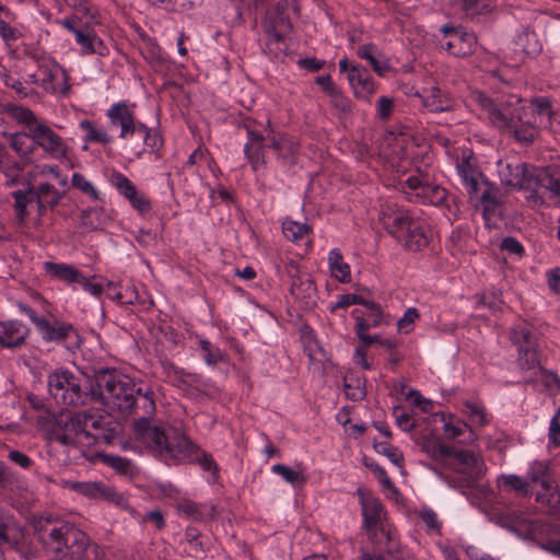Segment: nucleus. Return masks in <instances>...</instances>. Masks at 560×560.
<instances>
[{
  "instance_id": "obj_10",
  "label": "nucleus",
  "mask_w": 560,
  "mask_h": 560,
  "mask_svg": "<svg viewBox=\"0 0 560 560\" xmlns=\"http://www.w3.org/2000/svg\"><path fill=\"white\" fill-rule=\"evenodd\" d=\"M498 173L501 184L516 190L533 189L535 166L517 161H499Z\"/></svg>"
},
{
  "instance_id": "obj_59",
  "label": "nucleus",
  "mask_w": 560,
  "mask_h": 560,
  "mask_svg": "<svg viewBox=\"0 0 560 560\" xmlns=\"http://www.w3.org/2000/svg\"><path fill=\"white\" fill-rule=\"evenodd\" d=\"M465 408L470 421L474 424L482 427L488 423L487 413L482 407H479L472 402H466Z\"/></svg>"
},
{
  "instance_id": "obj_39",
  "label": "nucleus",
  "mask_w": 560,
  "mask_h": 560,
  "mask_svg": "<svg viewBox=\"0 0 560 560\" xmlns=\"http://www.w3.org/2000/svg\"><path fill=\"white\" fill-rule=\"evenodd\" d=\"M265 52L271 58L278 59L285 55L288 44L285 42V34L282 33H265Z\"/></svg>"
},
{
  "instance_id": "obj_48",
  "label": "nucleus",
  "mask_w": 560,
  "mask_h": 560,
  "mask_svg": "<svg viewBox=\"0 0 560 560\" xmlns=\"http://www.w3.org/2000/svg\"><path fill=\"white\" fill-rule=\"evenodd\" d=\"M443 429L450 440H454L463 434H467V438L462 442H472L477 438L476 433L464 422H445Z\"/></svg>"
},
{
  "instance_id": "obj_31",
  "label": "nucleus",
  "mask_w": 560,
  "mask_h": 560,
  "mask_svg": "<svg viewBox=\"0 0 560 560\" xmlns=\"http://www.w3.org/2000/svg\"><path fill=\"white\" fill-rule=\"evenodd\" d=\"M480 190L479 199L483 206V214L486 217L494 214L501 203L499 188L489 183L486 178L480 183Z\"/></svg>"
},
{
  "instance_id": "obj_42",
  "label": "nucleus",
  "mask_w": 560,
  "mask_h": 560,
  "mask_svg": "<svg viewBox=\"0 0 560 560\" xmlns=\"http://www.w3.org/2000/svg\"><path fill=\"white\" fill-rule=\"evenodd\" d=\"M490 520L494 524L515 533L525 523V518L516 511L493 513Z\"/></svg>"
},
{
  "instance_id": "obj_43",
  "label": "nucleus",
  "mask_w": 560,
  "mask_h": 560,
  "mask_svg": "<svg viewBox=\"0 0 560 560\" xmlns=\"http://www.w3.org/2000/svg\"><path fill=\"white\" fill-rule=\"evenodd\" d=\"M62 196L63 194L49 183H43L34 187L35 200H40V202L47 203L50 208L56 207Z\"/></svg>"
},
{
  "instance_id": "obj_62",
  "label": "nucleus",
  "mask_w": 560,
  "mask_h": 560,
  "mask_svg": "<svg viewBox=\"0 0 560 560\" xmlns=\"http://www.w3.org/2000/svg\"><path fill=\"white\" fill-rule=\"evenodd\" d=\"M66 4L84 16L94 20L96 18L95 12L92 9L90 0H65Z\"/></svg>"
},
{
  "instance_id": "obj_18",
  "label": "nucleus",
  "mask_w": 560,
  "mask_h": 560,
  "mask_svg": "<svg viewBox=\"0 0 560 560\" xmlns=\"http://www.w3.org/2000/svg\"><path fill=\"white\" fill-rule=\"evenodd\" d=\"M364 307L366 308L365 312L360 310L351 312L352 317L355 319L354 332L369 330L387 323L380 304L369 301Z\"/></svg>"
},
{
  "instance_id": "obj_37",
  "label": "nucleus",
  "mask_w": 560,
  "mask_h": 560,
  "mask_svg": "<svg viewBox=\"0 0 560 560\" xmlns=\"http://www.w3.org/2000/svg\"><path fill=\"white\" fill-rule=\"evenodd\" d=\"M272 149L284 165H293L298 154V144L290 139L276 140L272 137L270 142Z\"/></svg>"
},
{
  "instance_id": "obj_22",
  "label": "nucleus",
  "mask_w": 560,
  "mask_h": 560,
  "mask_svg": "<svg viewBox=\"0 0 560 560\" xmlns=\"http://www.w3.org/2000/svg\"><path fill=\"white\" fill-rule=\"evenodd\" d=\"M28 329L19 320L0 322V346L14 348L23 345Z\"/></svg>"
},
{
  "instance_id": "obj_56",
  "label": "nucleus",
  "mask_w": 560,
  "mask_h": 560,
  "mask_svg": "<svg viewBox=\"0 0 560 560\" xmlns=\"http://www.w3.org/2000/svg\"><path fill=\"white\" fill-rule=\"evenodd\" d=\"M136 136H139L143 140L144 147H148L152 151L159 150L163 144L161 136L156 132H152L144 124L143 129L137 131Z\"/></svg>"
},
{
  "instance_id": "obj_1",
  "label": "nucleus",
  "mask_w": 560,
  "mask_h": 560,
  "mask_svg": "<svg viewBox=\"0 0 560 560\" xmlns=\"http://www.w3.org/2000/svg\"><path fill=\"white\" fill-rule=\"evenodd\" d=\"M93 404H102L122 416L135 417L133 435L137 442L156 458H180L189 446L182 436H168L165 424L156 422V405L152 388L137 383L128 375L115 370L101 369L94 372Z\"/></svg>"
},
{
  "instance_id": "obj_34",
  "label": "nucleus",
  "mask_w": 560,
  "mask_h": 560,
  "mask_svg": "<svg viewBox=\"0 0 560 560\" xmlns=\"http://www.w3.org/2000/svg\"><path fill=\"white\" fill-rule=\"evenodd\" d=\"M357 55L361 59H365L371 65L373 70L380 75H384L385 72L389 69V66L386 61H381L378 59L381 54L377 46L374 44H365L359 46L357 49Z\"/></svg>"
},
{
  "instance_id": "obj_64",
  "label": "nucleus",
  "mask_w": 560,
  "mask_h": 560,
  "mask_svg": "<svg viewBox=\"0 0 560 560\" xmlns=\"http://www.w3.org/2000/svg\"><path fill=\"white\" fill-rule=\"evenodd\" d=\"M549 442L555 446L560 445V409L551 418L549 425Z\"/></svg>"
},
{
  "instance_id": "obj_60",
  "label": "nucleus",
  "mask_w": 560,
  "mask_h": 560,
  "mask_svg": "<svg viewBox=\"0 0 560 560\" xmlns=\"http://www.w3.org/2000/svg\"><path fill=\"white\" fill-rule=\"evenodd\" d=\"M368 302L369 301L366 299L358 294H342L339 296L337 303L334 306H331V311H335L336 308H345L354 304L365 306L368 305Z\"/></svg>"
},
{
  "instance_id": "obj_2",
  "label": "nucleus",
  "mask_w": 560,
  "mask_h": 560,
  "mask_svg": "<svg viewBox=\"0 0 560 560\" xmlns=\"http://www.w3.org/2000/svg\"><path fill=\"white\" fill-rule=\"evenodd\" d=\"M472 101L486 113L490 122L502 132L510 133L521 143L529 144L538 136V118L551 116L547 98H537L529 107L513 103H495L482 92H475Z\"/></svg>"
},
{
  "instance_id": "obj_33",
  "label": "nucleus",
  "mask_w": 560,
  "mask_h": 560,
  "mask_svg": "<svg viewBox=\"0 0 560 560\" xmlns=\"http://www.w3.org/2000/svg\"><path fill=\"white\" fill-rule=\"evenodd\" d=\"M292 282L290 287L291 294L298 299L308 304L310 301L316 294V287L314 282L311 280L308 276L300 277L295 275H291Z\"/></svg>"
},
{
  "instance_id": "obj_25",
  "label": "nucleus",
  "mask_w": 560,
  "mask_h": 560,
  "mask_svg": "<svg viewBox=\"0 0 560 560\" xmlns=\"http://www.w3.org/2000/svg\"><path fill=\"white\" fill-rule=\"evenodd\" d=\"M421 98L423 107L431 113L447 112L454 108V101L451 95L436 86L424 91Z\"/></svg>"
},
{
  "instance_id": "obj_28",
  "label": "nucleus",
  "mask_w": 560,
  "mask_h": 560,
  "mask_svg": "<svg viewBox=\"0 0 560 560\" xmlns=\"http://www.w3.org/2000/svg\"><path fill=\"white\" fill-rule=\"evenodd\" d=\"M43 268L51 278L63 281L67 284L75 283L79 279L80 271L68 264L45 261Z\"/></svg>"
},
{
  "instance_id": "obj_9",
  "label": "nucleus",
  "mask_w": 560,
  "mask_h": 560,
  "mask_svg": "<svg viewBox=\"0 0 560 560\" xmlns=\"http://www.w3.org/2000/svg\"><path fill=\"white\" fill-rule=\"evenodd\" d=\"M443 38L440 45L450 55L464 58L474 54L477 47V37L474 33L467 32L463 26L443 25L441 27Z\"/></svg>"
},
{
  "instance_id": "obj_3",
  "label": "nucleus",
  "mask_w": 560,
  "mask_h": 560,
  "mask_svg": "<svg viewBox=\"0 0 560 560\" xmlns=\"http://www.w3.org/2000/svg\"><path fill=\"white\" fill-rule=\"evenodd\" d=\"M32 526L38 542L52 560H71L90 540L74 524L52 516L34 517Z\"/></svg>"
},
{
  "instance_id": "obj_15",
  "label": "nucleus",
  "mask_w": 560,
  "mask_h": 560,
  "mask_svg": "<svg viewBox=\"0 0 560 560\" xmlns=\"http://www.w3.org/2000/svg\"><path fill=\"white\" fill-rule=\"evenodd\" d=\"M25 542L26 529L18 523L13 513L0 505V545L21 550Z\"/></svg>"
},
{
  "instance_id": "obj_45",
  "label": "nucleus",
  "mask_w": 560,
  "mask_h": 560,
  "mask_svg": "<svg viewBox=\"0 0 560 560\" xmlns=\"http://www.w3.org/2000/svg\"><path fill=\"white\" fill-rule=\"evenodd\" d=\"M271 471L281 476L287 482L291 483L293 487L304 486L307 481V478L303 474L302 469H293L283 464L273 465L271 467Z\"/></svg>"
},
{
  "instance_id": "obj_29",
  "label": "nucleus",
  "mask_w": 560,
  "mask_h": 560,
  "mask_svg": "<svg viewBox=\"0 0 560 560\" xmlns=\"http://www.w3.org/2000/svg\"><path fill=\"white\" fill-rule=\"evenodd\" d=\"M455 4L463 16L471 21L489 14L493 8L490 0H455Z\"/></svg>"
},
{
  "instance_id": "obj_55",
  "label": "nucleus",
  "mask_w": 560,
  "mask_h": 560,
  "mask_svg": "<svg viewBox=\"0 0 560 560\" xmlns=\"http://www.w3.org/2000/svg\"><path fill=\"white\" fill-rule=\"evenodd\" d=\"M71 184L74 188L81 190L83 194L90 196L92 199H98L97 190L82 174L74 173L71 178Z\"/></svg>"
},
{
  "instance_id": "obj_16",
  "label": "nucleus",
  "mask_w": 560,
  "mask_h": 560,
  "mask_svg": "<svg viewBox=\"0 0 560 560\" xmlns=\"http://www.w3.org/2000/svg\"><path fill=\"white\" fill-rule=\"evenodd\" d=\"M511 339L514 343L518 345L517 362L520 368L525 371H541L542 368L538 360L532 331L525 328L515 329L512 332Z\"/></svg>"
},
{
  "instance_id": "obj_27",
  "label": "nucleus",
  "mask_w": 560,
  "mask_h": 560,
  "mask_svg": "<svg viewBox=\"0 0 560 560\" xmlns=\"http://www.w3.org/2000/svg\"><path fill=\"white\" fill-rule=\"evenodd\" d=\"M74 37L84 54H103V42L97 37L90 23H85L75 31Z\"/></svg>"
},
{
  "instance_id": "obj_44",
  "label": "nucleus",
  "mask_w": 560,
  "mask_h": 560,
  "mask_svg": "<svg viewBox=\"0 0 560 560\" xmlns=\"http://www.w3.org/2000/svg\"><path fill=\"white\" fill-rule=\"evenodd\" d=\"M417 198H422L424 202L433 206H442L446 201L447 192L443 187L427 180L423 190L417 192Z\"/></svg>"
},
{
  "instance_id": "obj_17",
  "label": "nucleus",
  "mask_w": 560,
  "mask_h": 560,
  "mask_svg": "<svg viewBox=\"0 0 560 560\" xmlns=\"http://www.w3.org/2000/svg\"><path fill=\"white\" fill-rule=\"evenodd\" d=\"M35 148L40 147L47 153L59 156L65 154L62 139L47 125L40 122L30 128Z\"/></svg>"
},
{
  "instance_id": "obj_61",
  "label": "nucleus",
  "mask_w": 560,
  "mask_h": 560,
  "mask_svg": "<svg viewBox=\"0 0 560 560\" xmlns=\"http://www.w3.org/2000/svg\"><path fill=\"white\" fill-rule=\"evenodd\" d=\"M393 413L396 420V424L404 431H411L416 428V423L411 421V415L405 411L402 408L395 407Z\"/></svg>"
},
{
  "instance_id": "obj_14",
  "label": "nucleus",
  "mask_w": 560,
  "mask_h": 560,
  "mask_svg": "<svg viewBox=\"0 0 560 560\" xmlns=\"http://www.w3.org/2000/svg\"><path fill=\"white\" fill-rule=\"evenodd\" d=\"M247 141L244 145V154L248 160L253 171L257 172L260 167L266 165V153L268 149H272L270 142L271 137L264 136L261 131L246 126Z\"/></svg>"
},
{
  "instance_id": "obj_36",
  "label": "nucleus",
  "mask_w": 560,
  "mask_h": 560,
  "mask_svg": "<svg viewBox=\"0 0 560 560\" xmlns=\"http://www.w3.org/2000/svg\"><path fill=\"white\" fill-rule=\"evenodd\" d=\"M11 196L14 199V210L16 218L20 222L24 221L27 217V206L28 203L34 202V187L27 185V189H18L11 192Z\"/></svg>"
},
{
  "instance_id": "obj_6",
  "label": "nucleus",
  "mask_w": 560,
  "mask_h": 560,
  "mask_svg": "<svg viewBox=\"0 0 560 560\" xmlns=\"http://www.w3.org/2000/svg\"><path fill=\"white\" fill-rule=\"evenodd\" d=\"M49 397L60 406H84L93 404L94 375L82 378L71 371L58 369L47 377Z\"/></svg>"
},
{
  "instance_id": "obj_5",
  "label": "nucleus",
  "mask_w": 560,
  "mask_h": 560,
  "mask_svg": "<svg viewBox=\"0 0 560 560\" xmlns=\"http://www.w3.org/2000/svg\"><path fill=\"white\" fill-rule=\"evenodd\" d=\"M380 221L387 233L410 252H420L429 245L424 221L395 203L382 208Z\"/></svg>"
},
{
  "instance_id": "obj_13",
  "label": "nucleus",
  "mask_w": 560,
  "mask_h": 560,
  "mask_svg": "<svg viewBox=\"0 0 560 560\" xmlns=\"http://www.w3.org/2000/svg\"><path fill=\"white\" fill-rule=\"evenodd\" d=\"M294 2V0H278L275 8L266 12L262 21L264 33H289L292 30L290 11L298 12V7Z\"/></svg>"
},
{
  "instance_id": "obj_50",
  "label": "nucleus",
  "mask_w": 560,
  "mask_h": 560,
  "mask_svg": "<svg viewBox=\"0 0 560 560\" xmlns=\"http://www.w3.org/2000/svg\"><path fill=\"white\" fill-rule=\"evenodd\" d=\"M9 113L18 122L26 125L28 129L34 127L36 124H39L35 114L26 107L11 105L9 107Z\"/></svg>"
},
{
  "instance_id": "obj_20",
  "label": "nucleus",
  "mask_w": 560,
  "mask_h": 560,
  "mask_svg": "<svg viewBox=\"0 0 560 560\" xmlns=\"http://www.w3.org/2000/svg\"><path fill=\"white\" fill-rule=\"evenodd\" d=\"M348 81L359 98L369 100L375 92V85L370 72L360 65H351Z\"/></svg>"
},
{
  "instance_id": "obj_12",
  "label": "nucleus",
  "mask_w": 560,
  "mask_h": 560,
  "mask_svg": "<svg viewBox=\"0 0 560 560\" xmlns=\"http://www.w3.org/2000/svg\"><path fill=\"white\" fill-rule=\"evenodd\" d=\"M125 102L113 104L106 112L110 126L120 127V139H128L136 136L137 131L143 129V122L136 119L132 108Z\"/></svg>"
},
{
  "instance_id": "obj_23",
  "label": "nucleus",
  "mask_w": 560,
  "mask_h": 560,
  "mask_svg": "<svg viewBox=\"0 0 560 560\" xmlns=\"http://www.w3.org/2000/svg\"><path fill=\"white\" fill-rule=\"evenodd\" d=\"M25 490V481L0 462V497L13 499Z\"/></svg>"
},
{
  "instance_id": "obj_38",
  "label": "nucleus",
  "mask_w": 560,
  "mask_h": 560,
  "mask_svg": "<svg viewBox=\"0 0 560 560\" xmlns=\"http://www.w3.org/2000/svg\"><path fill=\"white\" fill-rule=\"evenodd\" d=\"M328 264L332 277L343 283L350 281V267L343 261L339 249L335 248L329 252Z\"/></svg>"
},
{
  "instance_id": "obj_26",
  "label": "nucleus",
  "mask_w": 560,
  "mask_h": 560,
  "mask_svg": "<svg viewBox=\"0 0 560 560\" xmlns=\"http://www.w3.org/2000/svg\"><path fill=\"white\" fill-rule=\"evenodd\" d=\"M43 338L47 341L63 342L71 335L77 336L75 328L71 324L55 322L49 323L46 318L39 323V328Z\"/></svg>"
},
{
  "instance_id": "obj_49",
  "label": "nucleus",
  "mask_w": 560,
  "mask_h": 560,
  "mask_svg": "<svg viewBox=\"0 0 560 560\" xmlns=\"http://www.w3.org/2000/svg\"><path fill=\"white\" fill-rule=\"evenodd\" d=\"M110 183L115 186L119 194L125 196L128 201L135 197L137 187L135 184L124 174L114 172L110 176Z\"/></svg>"
},
{
  "instance_id": "obj_46",
  "label": "nucleus",
  "mask_w": 560,
  "mask_h": 560,
  "mask_svg": "<svg viewBox=\"0 0 560 560\" xmlns=\"http://www.w3.org/2000/svg\"><path fill=\"white\" fill-rule=\"evenodd\" d=\"M178 510L183 514L187 516H191L195 520H207V518H213L214 516V505H211L209 508L198 505L195 502L191 501H184L178 504Z\"/></svg>"
},
{
  "instance_id": "obj_51",
  "label": "nucleus",
  "mask_w": 560,
  "mask_h": 560,
  "mask_svg": "<svg viewBox=\"0 0 560 560\" xmlns=\"http://www.w3.org/2000/svg\"><path fill=\"white\" fill-rule=\"evenodd\" d=\"M282 231L288 240L296 242L308 233L310 228L305 223H299L295 221H284L282 224Z\"/></svg>"
},
{
  "instance_id": "obj_24",
  "label": "nucleus",
  "mask_w": 560,
  "mask_h": 560,
  "mask_svg": "<svg viewBox=\"0 0 560 560\" xmlns=\"http://www.w3.org/2000/svg\"><path fill=\"white\" fill-rule=\"evenodd\" d=\"M538 187H544L548 189L552 195L560 197V167H535L532 191L535 192Z\"/></svg>"
},
{
  "instance_id": "obj_32",
  "label": "nucleus",
  "mask_w": 560,
  "mask_h": 560,
  "mask_svg": "<svg viewBox=\"0 0 560 560\" xmlns=\"http://www.w3.org/2000/svg\"><path fill=\"white\" fill-rule=\"evenodd\" d=\"M422 452L428 454L433 460L446 463L451 446L444 445L439 438L434 435H424L419 441Z\"/></svg>"
},
{
  "instance_id": "obj_57",
  "label": "nucleus",
  "mask_w": 560,
  "mask_h": 560,
  "mask_svg": "<svg viewBox=\"0 0 560 560\" xmlns=\"http://www.w3.org/2000/svg\"><path fill=\"white\" fill-rule=\"evenodd\" d=\"M96 279H97L96 276H93L91 279H88L80 272L79 279L75 281V283H79L81 285V288L85 292H89L91 295H93L95 298H100L104 291V284L94 282V280H96Z\"/></svg>"
},
{
  "instance_id": "obj_7",
  "label": "nucleus",
  "mask_w": 560,
  "mask_h": 560,
  "mask_svg": "<svg viewBox=\"0 0 560 560\" xmlns=\"http://www.w3.org/2000/svg\"><path fill=\"white\" fill-rule=\"evenodd\" d=\"M88 411H63L55 417L47 432L49 441L65 446L85 445Z\"/></svg>"
},
{
  "instance_id": "obj_58",
  "label": "nucleus",
  "mask_w": 560,
  "mask_h": 560,
  "mask_svg": "<svg viewBox=\"0 0 560 560\" xmlns=\"http://www.w3.org/2000/svg\"><path fill=\"white\" fill-rule=\"evenodd\" d=\"M200 346L203 352V359L207 362V364L214 365L223 360L224 355L222 351L219 348L212 346L210 341L202 340L200 342Z\"/></svg>"
},
{
  "instance_id": "obj_30",
  "label": "nucleus",
  "mask_w": 560,
  "mask_h": 560,
  "mask_svg": "<svg viewBox=\"0 0 560 560\" xmlns=\"http://www.w3.org/2000/svg\"><path fill=\"white\" fill-rule=\"evenodd\" d=\"M497 482L499 490L504 492L514 491L520 497H528L532 493L530 481L514 474L501 475Z\"/></svg>"
},
{
  "instance_id": "obj_63",
  "label": "nucleus",
  "mask_w": 560,
  "mask_h": 560,
  "mask_svg": "<svg viewBox=\"0 0 560 560\" xmlns=\"http://www.w3.org/2000/svg\"><path fill=\"white\" fill-rule=\"evenodd\" d=\"M331 98V105L341 113L351 110V102L338 89L328 94Z\"/></svg>"
},
{
  "instance_id": "obj_47",
  "label": "nucleus",
  "mask_w": 560,
  "mask_h": 560,
  "mask_svg": "<svg viewBox=\"0 0 560 560\" xmlns=\"http://www.w3.org/2000/svg\"><path fill=\"white\" fill-rule=\"evenodd\" d=\"M70 488L89 498H104L108 489L101 482H68Z\"/></svg>"
},
{
  "instance_id": "obj_40",
  "label": "nucleus",
  "mask_w": 560,
  "mask_h": 560,
  "mask_svg": "<svg viewBox=\"0 0 560 560\" xmlns=\"http://www.w3.org/2000/svg\"><path fill=\"white\" fill-rule=\"evenodd\" d=\"M10 147L22 158L30 156L35 150V142L30 130L10 135Z\"/></svg>"
},
{
  "instance_id": "obj_4",
  "label": "nucleus",
  "mask_w": 560,
  "mask_h": 560,
  "mask_svg": "<svg viewBox=\"0 0 560 560\" xmlns=\"http://www.w3.org/2000/svg\"><path fill=\"white\" fill-rule=\"evenodd\" d=\"M445 465L460 476L452 477L440 471L434 465L427 467L448 487L459 490L471 503L485 494V487L478 483L486 472L482 457L471 450L451 446Z\"/></svg>"
},
{
  "instance_id": "obj_35",
  "label": "nucleus",
  "mask_w": 560,
  "mask_h": 560,
  "mask_svg": "<svg viewBox=\"0 0 560 560\" xmlns=\"http://www.w3.org/2000/svg\"><path fill=\"white\" fill-rule=\"evenodd\" d=\"M362 515L363 525L368 530L375 529L382 518L383 504L378 499H373L368 502H363Z\"/></svg>"
},
{
  "instance_id": "obj_8",
  "label": "nucleus",
  "mask_w": 560,
  "mask_h": 560,
  "mask_svg": "<svg viewBox=\"0 0 560 560\" xmlns=\"http://www.w3.org/2000/svg\"><path fill=\"white\" fill-rule=\"evenodd\" d=\"M86 428V446L98 443L110 445L120 435L122 430L119 421L109 416L94 415L90 411H88Z\"/></svg>"
},
{
  "instance_id": "obj_52",
  "label": "nucleus",
  "mask_w": 560,
  "mask_h": 560,
  "mask_svg": "<svg viewBox=\"0 0 560 560\" xmlns=\"http://www.w3.org/2000/svg\"><path fill=\"white\" fill-rule=\"evenodd\" d=\"M103 460L107 466L112 467L120 475L132 474V463L125 457L107 454L103 456Z\"/></svg>"
},
{
  "instance_id": "obj_54",
  "label": "nucleus",
  "mask_w": 560,
  "mask_h": 560,
  "mask_svg": "<svg viewBox=\"0 0 560 560\" xmlns=\"http://www.w3.org/2000/svg\"><path fill=\"white\" fill-rule=\"evenodd\" d=\"M374 447L377 453L386 456L394 465L402 467L404 455L397 447L385 442L375 444Z\"/></svg>"
},
{
  "instance_id": "obj_19",
  "label": "nucleus",
  "mask_w": 560,
  "mask_h": 560,
  "mask_svg": "<svg viewBox=\"0 0 560 560\" xmlns=\"http://www.w3.org/2000/svg\"><path fill=\"white\" fill-rule=\"evenodd\" d=\"M456 167L469 196L477 197L480 191V183L486 178L478 170L472 155L463 158V160L457 163Z\"/></svg>"
},
{
  "instance_id": "obj_11",
  "label": "nucleus",
  "mask_w": 560,
  "mask_h": 560,
  "mask_svg": "<svg viewBox=\"0 0 560 560\" xmlns=\"http://www.w3.org/2000/svg\"><path fill=\"white\" fill-rule=\"evenodd\" d=\"M165 433L168 436H182L189 443V446H187L185 450V455L180 458H159L160 460L166 463L167 465L172 464H179L186 459H189L191 463L197 464L201 467L202 470L209 471L212 475L213 481H217L219 478V467L218 464L214 462L212 455L208 452L201 451L199 446L192 443V441L186 436L185 434L180 433L178 430L166 427L165 425Z\"/></svg>"
},
{
  "instance_id": "obj_53",
  "label": "nucleus",
  "mask_w": 560,
  "mask_h": 560,
  "mask_svg": "<svg viewBox=\"0 0 560 560\" xmlns=\"http://www.w3.org/2000/svg\"><path fill=\"white\" fill-rule=\"evenodd\" d=\"M104 550L90 539L71 560H104Z\"/></svg>"
},
{
  "instance_id": "obj_21",
  "label": "nucleus",
  "mask_w": 560,
  "mask_h": 560,
  "mask_svg": "<svg viewBox=\"0 0 560 560\" xmlns=\"http://www.w3.org/2000/svg\"><path fill=\"white\" fill-rule=\"evenodd\" d=\"M525 480L530 481V487L533 485L540 483V486L548 493V503H552L558 500L557 491L552 486L551 479L549 478V466L546 462H533L527 470Z\"/></svg>"
},
{
  "instance_id": "obj_41",
  "label": "nucleus",
  "mask_w": 560,
  "mask_h": 560,
  "mask_svg": "<svg viewBox=\"0 0 560 560\" xmlns=\"http://www.w3.org/2000/svg\"><path fill=\"white\" fill-rule=\"evenodd\" d=\"M79 126L83 131L86 132L83 138L84 142L108 144L113 141V138L107 133V131L103 128H97L92 120H81Z\"/></svg>"
}]
</instances>
